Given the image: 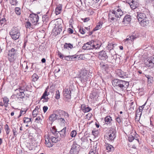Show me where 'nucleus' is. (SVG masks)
Instances as JSON below:
<instances>
[{
	"instance_id": "37998d69",
	"label": "nucleus",
	"mask_w": 154,
	"mask_h": 154,
	"mask_svg": "<svg viewBox=\"0 0 154 154\" xmlns=\"http://www.w3.org/2000/svg\"><path fill=\"white\" fill-rule=\"evenodd\" d=\"M101 28V27L100 26V23L99 24L98 23V25H97L95 28L93 29V31H95L98 29H100Z\"/></svg>"
},
{
	"instance_id": "39448f33",
	"label": "nucleus",
	"mask_w": 154,
	"mask_h": 154,
	"mask_svg": "<svg viewBox=\"0 0 154 154\" xmlns=\"http://www.w3.org/2000/svg\"><path fill=\"white\" fill-rule=\"evenodd\" d=\"M9 33L11 38L14 40L18 39L20 35L19 29L16 27H13Z\"/></svg>"
},
{
	"instance_id": "a878e982",
	"label": "nucleus",
	"mask_w": 154,
	"mask_h": 154,
	"mask_svg": "<svg viewBox=\"0 0 154 154\" xmlns=\"http://www.w3.org/2000/svg\"><path fill=\"white\" fill-rule=\"evenodd\" d=\"M78 56L77 55H74L72 56H68V61H75L77 60L78 58L77 57Z\"/></svg>"
},
{
	"instance_id": "f704fd0d",
	"label": "nucleus",
	"mask_w": 154,
	"mask_h": 154,
	"mask_svg": "<svg viewBox=\"0 0 154 154\" xmlns=\"http://www.w3.org/2000/svg\"><path fill=\"white\" fill-rule=\"evenodd\" d=\"M32 81L35 82L38 79V76L35 73H34L32 76Z\"/></svg>"
},
{
	"instance_id": "de8ad7c7",
	"label": "nucleus",
	"mask_w": 154,
	"mask_h": 154,
	"mask_svg": "<svg viewBox=\"0 0 154 154\" xmlns=\"http://www.w3.org/2000/svg\"><path fill=\"white\" fill-rule=\"evenodd\" d=\"M97 95V94L95 92H93L90 97L91 99L94 98L96 97Z\"/></svg>"
},
{
	"instance_id": "2f4dec72",
	"label": "nucleus",
	"mask_w": 154,
	"mask_h": 154,
	"mask_svg": "<svg viewBox=\"0 0 154 154\" xmlns=\"http://www.w3.org/2000/svg\"><path fill=\"white\" fill-rule=\"evenodd\" d=\"M57 54L59 56V57L62 59L63 60H66V58L67 56H64V55L62 54L61 52L58 51L57 52Z\"/></svg>"
},
{
	"instance_id": "ea45409f",
	"label": "nucleus",
	"mask_w": 154,
	"mask_h": 154,
	"mask_svg": "<svg viewBox=\"0 0 154 154\" xmlns=\"http://www.w3.org/2000/svg\"><path fill=\"white\" fill-rule=\"evenodd\" d=\"M56 99L58 100L60 98V93L58 90H56V91L55 96V97Z\"/></svg>"
},
{
	"instance_id": "c756f323",
	"label": "nucleus",
	"mask_w": 154,
	"mask_h": 154,
	"mask_svg": "<svg viewBox=\"0 0 154 154\" xmlns=\"http://www.w3.org/2000/svg\"><path fill=\"white\" fill-rule=\"evenodd\" d=\"M67 89L65 88L63 91V99L65 100H67Z\"/></svg>"
},
{
	"instance_id": "e433bc0d",
	"label": "nucleus",
	"mask_w": 154,
	"mask_h": 154,
	"mask_svg": "<svg viewBox=\"0 0 154 154\" xmlns=\"http://www.w3.org/2000/svg\"><path fill=\"white\" fill-rule=\"evenodd\" d=\"M109 51L110 53L112 55V57H114L115 56H116V53L113 49H110Z\"/></svg>"
},
{
	"instance_id": "aec40b11",
	"label": "nucleus",
	"mask_w": 154,
	"mask_h": 154,
	"mask_svg": "<svg viewBox=\"0 0 154 154\" xmlns=\"http://www.w3.org/2000/svg\"><path fill=\"white\" fill-rule=\"evenodd\" d=\"M131 16L126 15L124 18L122 22L124 24H128L131 21Z\"/></svg>"
},
{
	"instance_id": "09e8293b",
	"label": "nucleus",
	"mask_w": 154,
	"mask_h": 154,
	"mask_svg": "<svg viewBox=\"0 0 154 154\" xmlns=\"http://www.w3.org/2000/svg\"><path fill=\"white\" fill-rule=\"evenodd\" d=\"M146 102H145V103L142 106H140L139 107V112H141L143 109L144 108V106H145L146 104Z\"/></svg>"
},
{
	"instance_id": "c03bdc74",
	"label": "nucleus",
	"mask_w": 154,
	"mask_h": 154,
	"mask_svg": "<svg viewBox=\"0 0 154 154\" xmlns=\"http://www.w3.org/2000/svg\"><path fill=\"white\" fill-rule=\"evenodd\" d=\"M31 121V119L30 118H28L25 117L23 119V122L24 123H28L30 122Z\"/></svg>"
},
{
	"instance_id": "3c124183",
	"label": "nucleus",
	"mask_w": 154,
	"mask_h": 154,
	"mask_svg": "<svg viewBox=\"0 0 154 154\" xmlns=\"http://www.w3.org/2000/svg\"><path fill=\"white\" fill-rule=\"evenodd\" d=\"M38 113V111L34 110L32 112V115L34 117H36Z\"/></svg>"
},
{
	"instance_id": "393cba45",
	"label": "nucleus",
	"mask_w": 154,
	"mask_h": 154,
	"mask_svg": "<svg viewBox=\"0 0 154 154\" xmlns=\"http://www.w3.org/2000/svg\"><path fill=\"white\" fill-rule=\"evenodd\" d=\"M59 116L55 114H52L49 116V119L51 121H54L57 119H59L58 117Z\"/></svg>"
},
{
	"instance_id": "a211bd4d",
	"label": "nucleus",
	"mask_w": 154,
	"mask_h": 154,
	"mask_svg": "<svg viewBox=\"0 0 154 154\" xmlns=\"http://www.w3.org/2000/svg\"><path fill=\"white\" fill-rule=\"evenodd\" d=\"M98 57L100 60H104L107 58L108 56L106 52L102 51L99 52Z\"/></svg>"
},
{
	"instance_id": "473e14b6",
	"label": "nucleus",
	"mask_w": 154,
	"mask_h": 154,
	"mask_svg": "<svg viewBox=\"0 0 154 154\" xmlns=\"http://www.w3.org/2000/svg\"><path fill=\"white\" fill-rule=\"evenodd\" d=\"M146 77L147 78L148 83H152L153 81V78L152 77L149 75H146Z\"/></svg>"
},
{
	"instance_id": "bf43d9fd",
	"label": "nucleus",
	"mask_w": 154,
	"mask_h": 154,
	"mask_svg": "<svg viewBox=\"0 0 154 154\" xmlns=\"http://www.w3.org/2000/svg\"><path fill=\"white\" fill-rule=\"evenodd\" d=\"M116 121L118 122V123L120 124L121 122V120L120 118L119 117H117L116 118Z\"/></svg>"
},
{
	"instance_id": "774afa93",
	"label": "nucleus",
	"mask_w": 154,
	"mask_h": 154,
	"mask_svg": "<svg viewBox=\"0 0 154 154\" xmlns=\"http://www.w3.org/2000/svg\"><path fill=\"white\" fill-rule=\"evenodd\" d=\"M60 71V69L59 68L57 67L55 68V69L54 70V72L55 73H56Z\"/></svg>"
},
{
	"instance_id": "b1692460",
	"label": "nucleus",
	"mask_w": 154,
	"mask_h": 154,
	"mask_svg": "<svg viewBox=\"0 0 154 154\" xmlns=\"http://www.w3.org/2000/svg\"><path fill=\"white\" fill-rule=\"evenodd\" d=\"M25 94L23 92L19 91L18 93H17V97L19 100L23 99L24 98Z\"/></svg>"
},
{
	"instance_id": "69168bd1",
	"label": "nucleus",
	"mask_w": 154,
	"mask_h": 154,
	"mask_svg": "<svg viewBox=\"0 0 154 154\" xmlns=\"http://www.w3.org/2000/svg\"><path fill=\"white\" fill-rule=\"evenodd\" d=\"M68 31L69 34H72L73 33V30L70 28H68Z\"/></svg>"
},
{
	"instance_id": "cd10ccee",
	"label": "nucleus",
	"mask_w": 154,
	"mask_h": 154,
	"mask_svg": "<svg viewBox=\"0 0 154 154\" xmlns=\"http://www.w3.org/2000/svg\"><path fill=\"white\" fill-rule=\"evenodd\" d=\"M66 129V127H65L60 132L59 131V134H58V136L60 135L62 138L64 137L65 136Z\"/></svg>"
},
{
	"instance_id": "20e7f679",
	"label": "nucleus",
	"mask_w": 154,
	"mask_h": 154,
	"mask_svg": "<svg viewBox=\"0 0 154 154\" xmlns=\"http://www.w3.org/2000/svg\"><path fill=\"white\" fill-rule=\"evenodd\" d=\"M45 144L46 146L48 147H50L53 145V143H56L60 140V138L58 136L56 137L54 136H52L51 137V140L50 137L48 135L45 136Z\"/></svg>"
},
{
	"instance_id": "72a5a7b5",
	"label": "nucleus",
	"mask_w": 154,
	"mask_h": 154,
	"mask_svg": "<svg viewBox=\"0 0 154 154\" xmlns=\"http://www.w3.org/2000/svg\"><path fill=\"white\" fill-rule=\"evenodd\" d=\"M16 14L18 15H20L21 12V10L20 8L16 7L15 9Z\"/></svg>"
},
{
	"instance_id": "e2e57ef3",
	"label": "nucleus",
	"mask_w": 154,
	"mask_h": 154,
	"mask_svg": "<svg viewBox=\"0 0 154 154\" xmlns=\"http://www.w3.org/2000/svg\"><path fill=\"white\" fill-rule=\"evenodd\" d=\"M54 89L53 87H51L50 88V92L51 93H54Z\"/></svg>"
},
{
	"instance_id": "5fc2aeb1",
	"label": "nucleus",
	"mask_w": 154,
	"mask_h": 154,
	"mask_svg": "<svg viewBox=\"0 0 154 154\" xmlns=\"http://www.w3.org/2000/svg\"><path fill=\"white\" fill-rule=\"evenodd\" d=\"M41 121L42 119L39 116L37 117L35 119V122L38 123L40 122Z\"/></svg>"
},
{
	"instance_id": "2eb2a0df",
	"label": "nucleus",
	"mask_w": 154,
	"mask_h": 154,
	"mask_svg": "<svg viewBox=\"0 0 154 154\" xmlns=\"http://www.w3.org/2000/svg\"><path fill=\"white\" fill-rule=\"evenodd\" d=\"M108 19L110 22H116L118 20L117 18L116 17L114 13L112 10L110 11L109 14Z\"/></svg>"
},
{
	"instance_id": "bb28decb",
	"label": "nucleus",
	"mask_w": 154,
	"mask_h": 154,
	"mask_svg": "<svg viewBox=\"0 0 154 154\" xmlns=\"http://www.w3.org/2000/svg\"><path fill=\"white\" fill-rule=\"evenodd\" d=\"M138 135L137 134V136H136L135 138L132 135H130L128 137V140L130 142H131L134 139L137 142V144H138L139 143V140L137 138V136Z\"/></svg>"
},
{
	"instance_id": "a19ab883",
	"label": "nucleus",
	"mask_w": 154,
	"mask_h": 154,
	"mask_svg": "<svg viewBox=\"0 0 154 154\" xmlns=\"http://www.w3.org/2000/svg\"><path fill=\"white\" fill-rule=\"evenodd\" d=\"M101 67L102 68V69L106 70V69L108 68V66L107 64H100Z\"/></svg>"
},
{
	"instance_id": "49530a36",
	"label": "nucleus",
	"mask_w": 154,
	"mask_h": 154,
	"mask_svg": "<svg viewBox=\"0 0 154 154\" xmlns=\"http://www.w3.org/2000/svg\"><path fill=\"white\" fill-rule=\"evenodd\" d=\"M76 131L75 130L72 131L70 133V136L72 137H74L76 135Z\"/></svg>"
},
{
	"instance_id": "8fccbe9b",
	"label": "nucleus",
	"mask_w": 154,
	"mask_h": 154,
	"mask_svg": "<svg viewBox=\"0 0 154 154\" xmlns=\"http://www.w3.org/2000/svg\"><path fill=\"white\" fill-rule=\"evenodd\" d=\"M6 20L5 18L4 17H3L2 18H1L0 19V23L1 24V25H2L4 23H5V22Z\"/></svg>"
},
{
	"instance_id": "ddd939ff",
	"label": "nucleus",
	"mask_w": 154,
	"mask_h": 154,
	"mask_svg": "<svg viewBox=\"0 0 154 154\" xmlns=\"http://www.w3.org/2000/svg\"><path fill=\"white\" fill-rule=\"evenodd\" d=\"M127 2L129 4L132 9H135L139 5V2L135 0H127Z\"/></svg>"
},
{
	"instance_id": "4be33fe9",
	"label": "nucleus",
	"mask_w": 154,
	"mask_h": 154,
	"mask_svg": "<svg viewBox=\"0 0 154 154\" xmlns=\"http://www.w3.org/2000/svg\"><path fill=\"white\" fill-rule=\"evenodd\" d=\"M105 146L106 147V149L107 150V152H111L114 150V148L112 146L107 143H105Z\"/></svg>"
},
{
	"instance_id": "79ce46f5",
	"label": "nucleus",
	"mask_w": 154,
	"mask_h": 154,
	"mask_svg": "<svg viewBox=\"0 0 154 154\" xmlns=\"http://www.w3.org/2000/svg\"><path fill=\"white\" fill-rule=\"evenodd\" d=\"M5 130L7 134L8 135L10 132V128L8 125L6 124L5 125Z\"/></svg>"
},
{
	"instance_id": "6e6552de",
	"label": "nucleus",
	"mask_w": 154,
	"mask_h": 154,
	"mask_svg": "<svg viewBox=\"0 0 154 154\" xmlns=\"http://www.w3.org/2000/svg\"><path fill=\"white\" fill-rule=\"evenodd\" d=\"M116 131L115 129L111 127L107 133V137L109 140H113L116 137Z\"/></svg>"
},
{
	"instance_id": "680f3d73",
	"label": "nucleus",
	"mask_w": 154,
	"mask_h": 154,
	"mask_svg": "<svg viewBox=\"0 0 154 154\" xmlns=\"http://www.w3.org/2000/svg\"><path fill=\"white\" fill-rule=\"evenodd\" d=\"M43 111L44 113H45L48 109V107L47 106H44L43 107Z\"/></svg>"
},
{
	"instance_id": "7c9ffc66",
	"label": "nucleus",
	"mask_w": 154,
	"mask_h": 154,
	"mask_svg": "<svg viewBox=\"0 0 154 154\" xmlns=\"http://www.w3.org/2000/svg\"><path fill=\"white\" fill-rule=\"evenodd\" d=\"M118 75L120 77L122 78H124L126 76V73L120 70L118 72Z\"/></svg>"
},
{
	"instance_id": "5701e85b",
	"label": "nucleus",
	"mask_w": 154,
	"mask_h": 154,
	"mask_svg": "<svg viewBox=\"0 0 154 154\" xmlns=\"http://www.w3.org/2000/svg\"><path fill=\"white\" fill-rule=\"evenodd\" d=\"M62 9V6L60 5H59L56 7L55 10V13L56 15H58L61 13Z\"/></svg>"
},
{
	"instance_id": "f8f14e48",
	"label": "nucleus",
	"mask_w": 154,
	"mask_h": 154,
	"mask_svg": "<svg viewBox=\"0 0 154 154\" xmlns=\"http://www.w3.org/2000/svg\"><path fill=\"white\" fill-rule=\"evenodd\" d=\"M144 63L146 66L150 68L154 67V57H151L145 60Z\"/></svg>"
},
{
	"instance_id": "f03ea898",
	"label": "nucleus",
	"mask_w": 154,
	"mask_h": 154,
	"mask_svg": "<svg viewBox=\"0 0 154 154\" xmlns=\"http://www.w3.org/2000/svg\"><path fill=\"white\" fill-rule=\"evenodd\" d=\"M101 45L102 44L101 42H94V40H92L85 44L82 48L85 50H97L99 49Z\"/></svg>"
},
{
	"instance_id": "0eeeda50",
	"label": "nucleus",
	"mask_w": 154,
	"mask_h": 154,
	"mask_svg": "<svg viewBox=\"0 0 154 154\" xmlns=\"http://www.w3.org/2000/svg\"><path fill=\"white\" fill-rule=\"evenodd\" d=\"M29 18L33 25H36L39 23H38L39 17L37 14L32 13L29 14Z\"/></svg>"
},
{
	"instance_id": "0e129e2a",
	"label": "nucleus",
	"mask_w": 154,
	"mask_h": 154,
	"mask_svg": "<svg viewBox=\"0 0 154 154\" xmlns=\"http://www.w3.org/2000/svg\"><path fill=\"white\" fill-rule=\"evenodd\" d=\"M68 48L71 49L72 48H73L74 47H73V45L72 44L69 43H68Z\"/></svg>"
},
{
	"instance_id": "9d476101",
	"label": "nucleus",
	"mask_w": 154,
	"mask_h": 154,
	"mask_svg": "<svg viewBox=\"0 0 154 154\" xmlns=\"http://www.w3.org/2000/svg\"><path fill=\"white\" fill-rule=\"evenodd\" d=\"M62 27L60 23H59L58 21H57L54 24V28L53 29V32L56 35L60 34L61 32Z\"/></svg>"
},
{
	"instance_id": "7ed1b4c3",
	"label": "nucleus",
	"mask_w": 154,
	"mask_h": 154,
	"mask_svg": "<svg viewBox=\"0 0 154 154\" xmlns=\"http://www.w3.org/2000/svg\"><path fill=\"white\" fill-rule=\"evenodd\" d=\"M137 18L140 25L143 27H145L149 23V21L146 15L143 12H137Z\"/></svg>"
},
{
	"instance_id": "603ef678",
	"label": "nucleus",
	"mask_w": 154,
	"mask_h": 154,
	"mask_svg": "<svg viewBox=\"0 0 154 154\" xmlns=\"http://www.w3.org/2000/svg\"><path fill=\"white\" fill-rule=\"evenodd\" d=\"M134 102H132L131 103L130 105V109L131 110L132 109L134 110Z\"/></svg>"
},
{
	"instance_id": "f3484780",
	"label": "nucleus",
	"mask_w": 154,
	"mask_h": 154,
	"mask_svg": "<svg viewBox=\"0 0 154 154\" xmlns=\"http://www.w3.org/2000/svg\"><path fill=\"white\" fill-rule=\"evenodd\" d=\"M49 95V92H48L47 88H46L45 92L41 98L40 100H41L42 99H43L44 100L42 101L43 103L47 102L48 101L49 98L48 97L46 98V97L48 96Z\"/></svg>"
},
{
	"instance_id": "dca6fc26",
	"label": "nucleus",
	"mask_w": 154,
	"mask_h": 154,
	"mask_svg": "<svg viewBox=\"0 0 154 154\" xmlns=\"http://www.w3.org/2000/svg\"><path fill=\"white\" fill-rule=\"evenodd\" d=\"M105 123L109 126H111L112 125L113 120L112 117L110 116H106L104 118Z\"/></svg>"
},
{
	"instance_id": "c9c22d12",
	"label": "nucleus",
	"mask_w": 154,
	"mask_h": 154,
	"mask_svg": "<svg viewBox=\"0 0 154 154\" xmlns=\"http://www.w3.org/2000/svg\"><path fill=\"white\" fill-rule=\"evenodd\" d=\"M26 26L27 28H33V25L31 24L30 22L27 21L26 22Z\"/></svg>"
},
{
	"instance_id": "338daca9",
	"label": "nucleus",
	"mask_w": 154,
	"mask_h": 154,
	"mask_svg": "<svg viewBox=\"0 0 154 154\" xmlns=\"http://www.w3.org/2000/svg\"><path fill=\"white\" fill-rule=\"evenodd\" d=\"M82 20H83L84 22H85L89 20V19L88 17H86L84 19H82Z\"/></svg>"
},
{
	"instance_id": "13d9d810",
	"label": "nucleus",
	"mask_w": 154,
	"mask_h": 154,
	"mask_svg": "<svg viewBox=\"0 0 154 154\" xmlns=\"http://www.w3.org/2000/svg\"><path fill=\"white\" fill-rule=\"evenodd\" d=\"M27 42H28L27 39V38H25L24 39V44H23V48H25L26 46V44Z\"/></svg>"
},
{
	"instance_id": "4d7b16f0",
	"label": "nucleus",
	"mask_w": 154,
	"mask_h": 154,
	"mask_svg": "<svg viewBox=\"0 0 154 154\" xmlns=\"http://www.w3.org/2000/svg\"><path fill=\"white\" fill-rule=\"evenodd\" d=\"M112 45H111V43H109L108 45V46L106 47V49L109 51L110 49H112Z\"/></svg>"
},
{
	"instance_id": "052dcab7",
	"label": "nucleus",
	"mask_w": 154,
	"mask_h": 154,
	"mask_svg": "<svg viewBox=\"0 0 154 154\" xmlns=\"http://www.w3.org/2000/svg\"><path fill=\"white\" fill-rule=\"evenodd\" d=\"M12 132L13 133V134L14 136L15 137H16L17 134H16V133L17 132V131L15 128H14L12 130Z\"/></svg>"
},
{
	"instance_id": "864d4df0",
	"label": "nucleus",
	"mask_w": 154,
	"mask_h": 154,
	"mask_svg": "<svg viewBox=\"0 0 154 154\" xmlns=\"http://www.w3.org/2000/svg\"><path fill=\"white\" fill-rule=\"evenodd\" d=\"M79 31L80 33L82 34H84L85 33V30L83 29V28L81 27L79 29Z\"/></svg>"
},
{
	"instance_id": "1a4fd4ad",
	"label": "nucleus",
	"mask_w": 154,
	"mask_h": 154,
	"mask_svg": "<svg viewBox=\"0 0 154 154\" xmlns=\"http://www.w3.org/2000/svg\"><path fill=\"white\" fill-rule=\"evenodd\" d=\"M78 142L77 141H74L73 144L72 145V147L69 152V154H78L79 152V148L80 145L78 144Z\"/></svg>"
},
{
	"instance_id": "a18cd8bd",
	"label": "nucleus",
	"mask_w": 154,
	"mask_h": 154,
	"mask_svg": "<svg viewBox=\"0 0 154 154\" xmlns=\"http://www.w3.org/2000/svg\"><path fill=\"white\" fill-rule=\"evenodd\" d=\"M2 99L3 102L4 103V104H6L8 103V102L9 101V100L8 98H7V97H5L3 98Z\"/></svg>"
},
{
	"instance_id": "9b49d317",
	"label": "nucleus",
	"mask_w": 154,
	"mask_h": 154,
	"mask_svg": "<svg viewBox=\"0 0 154 154\" xmlns=\"http://www.w3.org/2000/svg\"><path fill=\"white\" fill-rule=\"evenodd\" d=\"M88 71L86 70H83L82 73H81L79 77V80L82 82H85L88 81L89 76L88 74Z\"/></svg>"
},
{
	"instance_id": "c85d7f7f",
	"label": "nucleus",
	"mask_w": 154,
	"mask_h": 154,
	"mask_svg": "<svg viewBox=\"0 0 154 154\" xmlns=\"http://www.w3.org/2000/svg\"><path fill=\"white\" fill-rule=\"evenodd\" d=\"M27 85L26 84H25L24 83L23 86L20 87L18 89H17V90H19V91L24 92L25 90L26 91L28 90L27 89Z\"/></svg>"
},
{
	"instance_id": "4468645a",
	"label": "nucleus",
	"mask_w": 154,
	"mask_h": 154,
	"mask_svg": "<svg viewBox=\"0 0 154 154\" xmlns=\"http://www.w3.org/2000/svg\"><path fill=\"white\" fill-rule=\"evenodd\" d=\"M112 10L114 13V15L117 18V19L120 18L123 15V12L120 8H118L116 9V8H115L114 10Z\"/></svg>"
},
{
	"instance_id": "6e6d98bb",
	"label": "nucleus",
	"mask_w": 154,
	"mask_h": 154,
	"mask_svg": "<svg viewBox=\"0 0 154 154\" xmlns=\"http://www.w3.org/2000/svg\"><path fill=\"white\" fill-rule=\"evenodd\" d=\"M73 22V21L72 19H70L69 20V27H70L73 28L72 26V23Z\"/></svg>"
},
{
	"instance_id": "4c0bfd02",
	"label": "nucleus",
	"mask_w": 154,
	"mask_h": 154,
	"mask_svg": "<svg viewBox=\"0 0 154 154\" xmlns=\"http://www.w3.org/2000/svg\"><path fill=\"white\" fill-rule=\"evenodd\" d=\"M99 133V131L98 130H93L92 131V134L95 137H97Z\"/></svg>"
},
{
	"instance_id": "6ab92c4d",
	"label": "nucleus",
	"mask_w": 154,
	"mask_h": 154,
	"mask_svg": "<svg viewBox=\"0 0 154 154\" xmlns=\"http://www.w3.org/2000/svg\"><path fill=\"white\" fill-rule=\"evenodd\" d=\"M138 37V35L136 34L130 36H127L126 39L124 40L125 42L127 41L129 42L133 41L135 39Z\"/></svg>"
},
{
	"instance_id": "58836bf2",
	"label": "nucleus",
	"mask_w": 154,
	"mask_h": 154,
	"mask_svg": "<svg viewBox=\"0 0 154 154\" xmlns=\"http://www.w3.org/2000/svg\"><path fill=\"white\" fill-rule=\"evenodd\" d=\"M51 131L54 136L56 137V136H58V134H59V131H57L56 129L52 128Z\"/></svg>"
},
{
	"instance_id": "412c9836",
	"label": "nucleus",
	"mask_w": 154,
	"mask_h": 154,
	"mask_svg": "<svg viewBox=\"0 0 154 154\" xmlns=\"http://www.w3.org/2000/svg\"><path fill=\"white\" fill-rule=\"evenodd\" d=\"M81 109L84 112H87L91 110V108L89 106H87L84 104H82L81 105Z\"/></svg>"
},
{
	"instance_id": "f257e3e1",
	"label": "nucleus",
	"mask_w": 154,
	"mask_h": 154,
	"mask_svg": "<svg viewBox=\"0 0 154 154\" xmlns=\"http://www.w3.org/2000/svg\"><path fill=\"white\" fill-rule=\"evenodd\" d=\"M112 85L117 89L123 91L125 90L129 85L128 82L117 79H115L112 81Z\"/></svg>"
},
{
	"instance_id": "423d86ee",
	"label": "nucleus",
	"mask_w": 154,
	"mask_h": 154,
	"mask_svg": "<svg viewBox=\"0 0 154 154\" xmlns=\"http://www.w3.org/2000/svg\"><path fill=\"white\" fill-rule=\"evenodd\" d=\"M17 50L12 48L8 51V59L10 63H14L17 58Z\"/></svg>"
}]
</instances>
